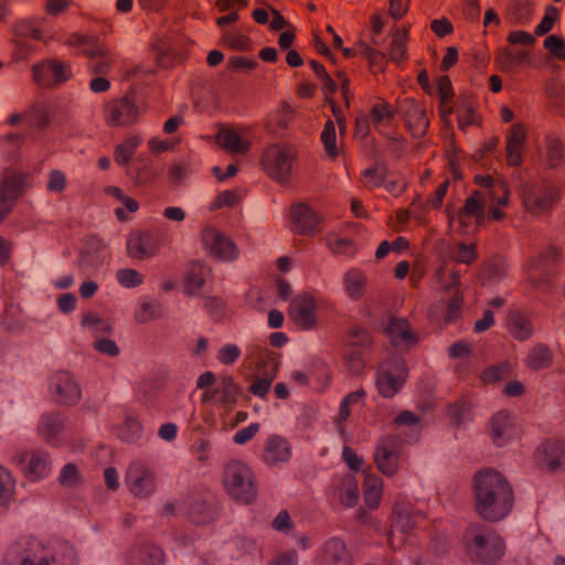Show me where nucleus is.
Here are the masks:
<instances>
[{
  "instance_id": "46",
  "label": "nucleus",
  "mask_w": 565,
  "mask_h": 565,
  "mask_svg": "<svg viewBox=\"0 0 565 565\" xmlns=\"http://www.w3.org/2000/svg\"><path fill=\"white\" fill-rule=\"evenodd\" d=\"M22 177L15 173L6 174L0 185V196L15 204L21 194Z\"/></svg>"
},
{
  "instance_id": "57",
  "label": "nucleus",
  "mask_w": 565,
  "mask_h": 565,
  "mask_svg": "<svg viewBox=\"0 0 565 565\" xmlns=\"http://www.w3.org/2000/svg\"><path fill=\"white\" fill-rule=\"evenodd\" d=\"M142 435V425L136 418H127L120 429V438L129 444L136 443Z\"/></svg>"
},
{
  "instance_id": "51",
  "label": "nucleus",
  "mask_w": 565,
  "mask_h": 565,
  "mask_svg": "<svg viewBox=\"0 0 565 565\" xmlns=\"http://www.w3.org/2000/svg\"><path fill=\"white\" fill-rule=\"evenodd\" d=\"M341 501L344 505L352 508L359 500V487L355 477L345 476L342 480Z\"/></svg>"
},
{
  "instance_id": "56",
  "label": "nucleus",
  "mask_w": 565,
  "mask_h": 565,
  "mask_svg": "<svg viewBox=\"0 0 565 565\" xmlns=\"http://www.w3.org/2000/svg\"><path fill=\"white\" fill-rule=\"evenodd\" d=\"M116 279L119 285H121L125 288H135L140 286L145 277L141 273H139L136 269L132 268H124L119 269L116 273Z\"/></svg>"
},
{
  "instance_id": "64",
  "label": "nucleus",
  "mask_w": 565,
  "mask_h": 565,
  "mask_svg": "<svg viewBox=\"0 0 565 565\" xmlns=\"http://www.w3.org/2000/svg\"><path fill=\"white\" fill-rule=\"evenodd\" d=\"M544 47L557 60H565V42L564 40L556 35H548L544 40Z\"/></svg>"
},
{
  "instance_id": "30",
  "label": "nucleus",
  "mask_w": 565,
  "mask_h": 565,
  "mask_svg": "<svg viewBox=\"0 0 565 565\" xmlns=\"http://www.w3.org/2000/svg\"><path fill=\"white\" fill-rule=\"evenodd\" d=\"M264 371L258 370L255 379L249 386V392L258 397H265L270 390L273 381L277 375V363L274 360L265 361Z\"/></svg>"
},
{
  "instance_id": "53",
  "label": "nucleus",
  "mask_w": 565,
  "mask_h": 565,
  "mask_svg": "<svg viewBox=\"0 0 565 565\" xmlns=\"http://www.w3.org/2000/svg\"><path fill=\"white\" fill-rule=\"evenodd\" d=\"M321 141L327 154L330 158H335L339 154L337 147L335 127L332 120H328L324 124L323 130L321 132Z\"/></svg>"
},
{
  "instance_id": "22",
  "label": "nucleus",
  "mask_w": 565,
  "mask_h": 565,
  "mask_svg": "<svg viewBox=\"0 0 565 565\" xmlns=\"http://www.w3.org/2000/svg\"><path fill=\"white\" fill-rule=\"evenodd\" d=\"M319 565H352L345 543L339 537L327 540L320 550Z\"/></svg>"
},
{
  "instance_id": "8",
  "label": "nucleus",
  "mask_w": 565,
  "mask_h": 565,
  "mask_svg": "<svg viewBox=\"0 0 565 565\" xmlns=\"http://www.w3.org/2000/svg\"><path fill=\"white\" fill-rule=\"evenodd\" d=\"M407 379L405 360L401 356L386 359L377 370L376 387L383 397L396 395Z\"/></svg>"
},
{
  "instance_id": "7",
  "label": "nucleus",
  "mask_w": 565,
  "mask_h": 565,
  "mask_svg": "<svg viewBox=\"0 0 565 565\" xmlns=\"http://www.w3.org/2000/svg\"><path fill=\"white\" fill-rule=\"evenodd\" d=\"M125 484L136 498L151 497L157 490V477L153 468L143 460H132L125 473Z\"/></svg>"
},
{
  "instance_id": "33",
  "label": "nucleus",
  "mask_w": 565,
  "mask_h": 565,
  "mask_svg": "<svg viewBox=\"0 0 565 565\" xmlns=\"http://www.w3.org/2000/svg\"><path fill=\"white\" fill-rule=\"evenodd\" d=\"M366 282L365 274L359 268H351L343 276L345 294L353 300H359L363 297Z\"/></svg>"
},
{
  "instance_id": "40",
  "label": "nucleus",
  "mask_w": 565,
  "mask_h": 565,
  "mask_svg": "<svg viewBox=\"0 0 565 565\" xmlns=\"http://www.w3.org/2000/svg\"><path fill=\"white\" fill-rule=\"evenodd\" d=\"M84 55L89 57L88 67L94 74L104 75L109 72L110 60L103 45L84 49Z\"/></svg>"
},
{
  "instance_id": "6",
  "label": "nucleus",
  "mask_w": 565,
  "mask_h": 565,
  "mask_svg": "<svg viewBox=\"0 0 565 565\" xmlns=\"http://www.w3.org/2000/svg\"><path fill=\"white\" fill-rule=\"evenodd\" d=\"M523 206L533 215H541L552 210L558 201V189L548 182L525 183L520 189Z\"/></svg>"
},
{
  "instance_id": "60",
  "label": "nucleus",
  "mask_w": 565,
  "mask_h": 565,
  "mask_svg": "<svg viewBox=\"0 0 565 565\" xmlns=\"http://www.w3.org/2000/svg\"><path fill=\"white\" fill-rule=\"evenodd\" d=\"M344 364L348 371L354 375L360 374L364 369V360L360 350L351 349L344 354Z\"/></svg>"
},
{
  "instance_id": "28",
  "label": "nucleus",
  "mask_w": 565,
  "mask_h": 565,
  "mask_svg": "<svg viewBox=\"0 0 565 565\" xmlns=\"http://www.w3.org/2000/svg\"><path fill=\"white\" fill-rule=\"evenodd\" d=\"M526 139L525 128L522 124H514L507 135V162L509 166H519L522 162V149Z\"/></svg>"
},
{
  "instance_id": "63",
  "label": "nucleus",
  "mask_w": 565,
  "mask_h": 565,
  "mask_svg": "<svg viewBox=\"0 0 565 565\" xmlns=\"http://www.w3.org/2000/svg\"><path fill=\"white\" fill-rule=\"evenodd\" d=\"M546 156L547 163L551 168L558 167L564 156V147L562 142L557 139H550L547 142Z\"/></svg>"
},
{
  "instance_id": "55",
  "label": "nucleus",
  "mask_w": 565,
  "mask_h": 565,
  "mask_svg": "<svg viewBox=\"0 0 565 565\" xmlns=\"http://www.w3.org/2000/svg\"><path fill=\"white\" fill-rule=\"evenodd\" d=\"M154 60L159 67L170 68L175 63V54L171 47L164 42H158L153 46Z\"/></svg>"
},
{
  "instance_id": "12",
  "label": "nucleus",
  "mask_w": 565,
  "mask_h": 565,
  "mask_svg": "<svg viewBox=\"0 0 565 565\" xmlns=\"http://www.w3.org/2000/svg\"><path fill=\"white\" fill-rule=\"evenodd\" d=\"M50 390L58 404L75 405L82 397L77 381L66 371L56 372L51 376Z\"/></svg>"
},
{
  "instance_id": "44",
  "label": "nucleus",
  "mask_w": 565,
  "mask_h": 565,
  "mask_svg": "<svg viewBox=\"0 0 565 565\" xmlns=\"http://www.w3.org/2000/svg\"><path fill=\"white\" fill-rule=\"evenodd\" d=\"M30 125L39 130H45L51 125V114L43 103H35L24 111Z\"/></svg>"
},
{
  "instance_id": "13",
  "label": "nucleus",
  "mask_w": 565,
  "mask_h": 565,
  "mask_svg": "<svg viewBox=\"0 0 565 565\" xmlns=\"http://www.w3.org/2000/svg\"><path fill=\"white\" fill-rule=\"evenodd\" d=\"M520 434L521 427L516 418L508 411H499L491 417L490 437L498 447L507 445Z\"/></svg>"
},
{
  "instance_id": "52",
  "label": "nucleus",
  "mask_w": 565,
  "mask_h": 565,
  "mask_svg": "<svg viewBox=\"0 0 565 565\" xmlns=\"http://www.w3.org/2000/svg\"><path fill=\"white\" fill-rule=\"evenodd\" d=\"M348 343L352 348L369 349L373 338L365 328L354 326L348 332Z\"/></svg>"
},
{
  "instance_id": "58",
  "label": "nucleus",
  "mask_w": 565,
  "mask_h": 565,
  "mask_svg": "<svg viewBox=\"0 0 565 565\" xmlns=\"http://www.w3.org/2000/svg\"><path fill=\"white\" fill-rule=\"evenodd\" d=\"M385 181V168L383 166H374L364 170L362 182L369 189L379 188Z\"/></svg>"
},
{
  "instance_id": "15",
  "label": "nucleus",
  "mask_w": 565,
  "mask_h": 565,
  "mask_svg": "<svg viewBox=\"0 0 565 565\" xmlns=\"http://www.w3.org/2000/svg\"><path fill=\"white\" fill-rule=\"evenodd\" d=\"M202 241L209 252L220 260L231 262L238 256L236 244L214 227L204 228Z\"/></svg>"
},
{
  "instance_id": "25",
  "label": "nucleus",
  "mask_w": 565,
  "mask_h": 565,
  "mask_svg": "<svg viewBox=\"0 0 565 565\" xmlns=\"http://www.w3.org/2000/svg\"><path fill=\"white\" fill-rule=\"evenodd\" d=\"M164 552L151 544L136 545L127 554L128 565H164Z\"/></svg>"
},
{
  "instance_id": "32",
  "label": "nucleus",
  "mask_w": 565,
  "mask_h": 565,
  "mask_svg": "<svg viewBox=\"0 0 565 565\" xmlns=\"http://www.w3.org/2000/svg\"><path fill=\"white\" fill-rule=\"evenodd\" d=\"M179 510H184L194 523H207L214 519L213 509L198 497L190 498Z\"/></svg>"
},
{
  "instance_id": "62",
  "label": "nucleus",
  "mask_w": 565,
  "mask_h": 565,
  "mask_svg": "<svg viewBox=\"0 0 565 565\" xmlns=\"http://www.w3.org/2000/svg\"><path fill=\"white\" fill-rule=\"evenodd\" d=\"M223 41L234 50L242 52H247L250 50L249 39L237 32H225L223 34Z\"/></svg>"
},
{
  "instance_id": "39",
  "label": "nucleus",
  "mask_w": 565,
  "mask_h": 565,
  "mask_svg": "<svg viewBox=\"0 0 565 565\" xmlns=\"http://www.w3.org/2000/svg\"><path fill=\"white\" fill-rule=\"evenodd\" d=\"M82 327L87 329L96 340L108 335L113 331V326L109 320L98 317L93 311H87L83 315Z\"/></svg>"
},
{
  "instance_id": "24",
  "label": "nucleus",
  "mask_w": 565,
  "mask_h": 565,
  "mask_svg": "<svg viewBox=\"0 0 565 565\" xmlns=\"http://www.w3.org/2000/svg\"><path fill=\"white\" fill-rule=\"evenodd\" d=\"M65 429V417L61 413H47L40 417L39 435L51 445H58Z\"/></svg>"
},
{
  "instance_id": "42",
  "label": "nucleus",
  "mask_w": 565,
  "mask_h": 565,
  "mask_svg": "<svg viewBox=\"0 0 565 565\" xmlns=\"http://www.w3.org/2000/svg\"><path fill=\"white\" fill-rule=\"evenodd\" d=\"M553 361V353L545 344L537 343L533 345L526 358V365L532 370L546 369Z\"/></svg>"
},
{
  "instance_id": "19",
  "label": "nucleus",
  "mask_w": 565,
  "mask_h": 565,
  "mask_svg": "<svg viewBox=\"0 0 565 565\" xmlns=\"http://www.w3.org/2000/svg\"><path fill=\"white\" fill-rule=\"evenodd\" d=\"M399 450L394 438L381 440L374 451V460L380 471L393 476L398 468Z\"/></svg>"
},
{
  "instance_id": "1",
  "label": "nucleus",
  "mask_w": 565,
  "mask_h": 565,
  "mask_svg": "<svg viewBox=\"0 0 565 565\" xmlns=\"http://www.w3.org/2000/svg\"><path fill=\"white\" fill-rule=\"evenodd\" d=\"M472 490L475 511L487 522H499L513 509V488L498 470L492 468L479 470L473 476Z\"/></svg>"
},
{
  "instance_id": "61",
  "label": "nucleus",
  "mask_w": 565,
  "mask_h": 565,
  "mask_svg": "<svg viewBox=\"0 0 565 565\" xmlns=\"http://www.w3.org/2000/svg\"><path fill=\"white\" fill-rule=\"evenodd\" d=\"M470 409L468 402H456L448 406L447 414L456 425H460L469 417Z\"/></svg>"
},
{
  "instance_id": "29",
  "label": "nucleus",
  "mask_w": 565,
  "mask_h": 565,
  "mask_svg": "<svg viewBox=\"0 0 565 565\" xmlns=\"http://www.w3.org/2000/svg\"><path fill=\"white\" fill-rule=\"evenodd\" d=\"M394 526L402 532L416 527L424 520V514L416 511L409 503L398 502L394 505Z\"/></svg>"
},
{
  "instance_id": "49",
  "label": "nucleus",
  "mask_w": 565,
  "mask_h": 565,
  "mask_svg": "<svg viewBox=\"0 0 565 565\" xmlns=\"http://www.w3.org/2000/svg\"><path fill=\"white\" fill-rule=\"evenodd\" d=\"M407 31L397 29L392 35L390 58L395 63H401L407 57Z\"/></svg>"
},
{
  "instance_id": "9",
  "label": "nucleus",
  "mask_w": 565,
  "mask_h": 565,
  "mask_svg": "<svg viewBox=\"0 0 565 565\" xmlns=\"http://www.w3.org/2000/svg\"><path fill=\"white\" fill-rule=\"evenodd\" d=\"M295 154L290 148L271 145L267 147L262 157L264 169L270 178L281 184H287L290 179Z\"/></svg>"
},
{
  "instance_id": "48",
  "label": "nucleus",
  "mask_w": 565,
  "mask_h": 565,
  "mask_svg": "<svg viewBox=\"0 0 565 565\" xmlns=\"http://www.w3.org/2000/svg\"><path fill=\"white\" fill-rule=\"evenodd\" d=\"M457 119L458 126L461 130H466L469 126L479 124V117L476 114L472 103L469 99L463 98L462 100L458 102Z\"/></svg>"
},
{
  "instance_id": "14",
  "label": "nucleus",
  "mask_w": 565,
  "mask_h": 565,
  "mask_svg": "<svg viewBox=\"0 0 565 565\" xmlns=\"http://www.w3.org/2000/svg\"><path fill=\"white\" fill-rule=\"evenodd\" d=\"M138 117L139 108L128 97L113 99L105 106V121L108 126H129Z\"/></svg>"
},
{
  "instance_id": "3",
  "label": "nucleus",
  "mask_w": 565,
  "mask_h": 565,
  "mask_svg": "<svg viewBox=\"0 0 565 565\" xmlns=\"http://www.w3.org/2000/svg\"><path fill=\"white\" fill-rule=\"evenodd\" d=\"M223 486L236 502L249 504L257 497V486L252 469L241 460H230L224 466Z\"/></svg>"
},
{
  "instance_id": "47",
  "label": "nucleus",
  "mask_w": 565,
  "mask_h": 565,
  "mask_svg": "<svg viewBox=\"0 0 565 565\" xmlns=\"http://www.w3.org/2000/svg\"><path fill=\"white\" fill-rule=\"evenodd\" d=\"M216 390L218 394L217 401L225 406L234 404L239 394L238 386L230 375L221 377Z\"/></svg>"
},
{
  "instance_id": "23",
  "label": "nucleus",
  "mask_w": 565,
  "mask_h": 565,
  "mask_svg": "<svg viewBox=\"0 0 565 565\" xmlns=\"http://www.w3.org/2000/svg\"><path fill=\"white\" fill-rule=\"evenodd\" d=\"M23 472L32 481L45 478L51 471V460L44 451H32L21 456Z\"/></svg>"
},
{
  "instance_id": "18",
  "label": "nucleus",
  "mask_w": 565,
  "mask_h": 565,
  "mask_svg": "<svg viewBox=\"0 0 565 565\" xmlns=\"http://www.w3.org/2000/svg\"><path fill=\"white\" fill-rule=\"evenodd\" d=\"M292 456L290 441L280 435L268 436L263 445L262 461L268 467H279L289 462Z\"/></svg>"
},
{
  "instance_id": "37",
  "label": "nucleus",
  "mask_w": 565,
  "mask_h": 565,
  "mask_svg": "<svg viewBox=\"0 0 565 565\" xmlns=\"http://www.w3.org/2000/svg\"><path fill=\"white\" fill-rule=\"evenodd\" d=\"M217 143L225 150L233 153H245L249 149V142L244 140L233 129H221L216 136Z\"/></svg>"
},
{
  "instance_id": "17",
  "label": "nucleus",
  "mask_w": 565,
  "mask_h": 565,
  "mask_svg": "<svg viewBox=\"0 0 565 565\" xmlns=\"http://www.w3.org/2000/svg\"><path fill=\"white\" fill-rule=\"evenodd\" d=\"M109 257L107 246L97 237L88 239L86 248L81 253L78 268L85 276H94Z\"/></svg>"
},
{
  "instance_id": "36",
  "label": "nucleus",
  "mask_w": 565,
  "mask_h": 565,
  "mask_svg": "<svg viewBox=\"0 0 565 565\" xmlns=\"http://www.w3.org/2000/svg\"><path fill=\"white\" fill-rule=\"evenodd\" d=\"M483 196L479 191H475L467 200L463 207L458 213V220L461 225L468 224V218L475 217L477 223L483 218Z\"/></svg>"
},
{
  "instance_id": "50",
  "label": "nucleus",
  "mask_w": 565,
  "mask_h": 565,
  "mask_svg": "<svg viewBox=\"0 0 565 565\" xmlns=\"http://www.w3.org/2000/svg\"><path fill=\"white\" fill-rule=\"evenodd\" d=\"M394 116L395 110L385 102L376 103L371 110V119L376 128L383 125H390Z\"/></svg>"
},
{
  "instance_id": "20",
  "label": "nucleus",
  "mask_w": 565,
  "mask_h": 565,
  "mask_svg": "<svg viewBox=\"0 0 565 565\" xmlns=\"http://www.w3.org/2000/svg\"><path fill=\"white\" fill-rule=\"evenodd\" d=\"M291 218L301 235H316L321 231V216L305 203L291 207Z\"/></svg>"
},
{
  "instance_id": "45",
  "label": "nucleus",
  "mask_w": 565,
  "mask_h": 565,
  "mask_svg": "<svg viewBox=\"0 0 565 565\" xmlns=\"http://www.w3.org/2000/svg\"><path fill=\"white\" fill-rule=\"evenodd\" d=\"M140 143L141 137L135 135L129 136L121 143L117 145L114 150L116 163L119 166L128 164Z\"/></svg>"
},
{
  "instance_id": "21",
  "label": "nucleus",
  "mask_w": 565,
  "mask_h": 565,
  "mask_svg": "<svg viewBox=\"0 0 565 565\" xmlns=\"http://www.w3.org/2000/svg\"><path fill=\"white\" fill-rule=\"evenodd\" d=\"M160 249L159 241L150 233H135L128 237L127 253L136 259L153 257Z\"/></svg>"
},
{
  "instance_id": "26",
  "label": "nucleus",
  "mask_w": 565,
  "mask_h": 565,
  "mask_svg": "<svg viewBox=\"0 0 565 565\" xmlns=\"http://www.w3.org/2000/svg\"><path fill=\"white\" fill-rule=\"evenodd\" d=\"M385 332L395 347L408 348L417 342L416 334L404 318L392 317L385 327Z\"/></svg>"
},
{
  "instance_id": "27",
  "label": "nucleus",
  "mask_w": 565,
  "mask_h": 565,
  "mask_svg": "<svg viewBox=\"0 0 565 565\" xmlns=\"http://www.w3.org/2000/svg\"><path fill=\"white\" fill-rule=\"evenodd\" d=\"M537 456L550 470L565 468V444L561 440H546L539 447Z\"/></svg>"
},
{
  "instance_id": "41",
  "label": "nucleus",
  "mask_w": 565,
  "mask_h": 565,
  "mask_svg": "<svg viewBox=\"0 0 565 565\" xmlns=\"http://www.w3.org/2000/svg\"><path fill=\"white\" fill-rule=\"evenodd\" d=\"M508 327L512 337L520 341L530 339L533 333L530 319L518 311L510 315Z\"/></svg>"
},
{
  "instance_id": "43",
  "label": "nucleus",
  "mask_w": 565,
  "mask_h": 565,
  "mask_svg": "<svg viewBox=\"0 0 565 565\" xmlns=\"http://www.w3.org/2000/svg\"><path fill=\"white\" fill-rule=\"evenodd\" d=\"M476 183L486 186L490 190L493 199L497 200V203L501 206H505L509 202V190L507 183L501 180H494L491 177H476Z\"/></svg>"
},
{
  "instance_id": "11",
  "label": "nucleus",
  "mask_w": 565,
  "mask_h": 565,
  "mask_svg": "<svg viewBox=\"0 0 565 565\" xmlns=\"http://www.w3.org/2000/svg\"><path fill=\"white\" fill-rule=\"evenodd\" d=\"M318 299L309 292H301L296 296L289 306V317L303 330H311L317 326L316 311Z\"/></svg>"
},
{
  "instance_id": "38",
  "label": "nucleus",
  "mask_w": 565,
  "mask_h": 565,
  "mask_svg": "<svg viewBox=\"0 0 565 565\" xmlns=\"http://www.w3.org/2000/svg\"><path fill=\"white\" fill-rule=\"evenodd\" d=\"M434 276L444 291L459 290L461 277L460 271L454 267H449L446 262L441 263V265L436 269Z\"/></svg>"
},
{
  "instance_id": "31",
  "label": "nucleus",
  "mask_w": 565,
  "mask_h": 565,
  "mask_svg": "<svg viewBox=\"0 0 565 565\" xmlns=\"http://www.w3.org/2000/svg\"><path fill=\"white\" fill-rule=\"evenodd\" d=\"M210 268L204 264L199 262L192 263L185 277V292L191 296H199L207 278L210 277Z\"/></svg>"
},
{
  "instance_id": "4",
  "label": "nucleus",
  "mask_w": 565,
  "mask_h": 565,
  "mask_svg": "<svg viewBox=\"0 0 565 565\" xmlns=\"http://www.w3.org/2000/svg\"><path fill=\"white\" fill-rule=\"evenodd\" d=\"M3 565H75V552L67 544H58L53 551L32 541L17 559L6 558Z\"/></svg>"
},
{
  "instance_id": "16",
  "label": "nucleus",
  "mask_w": 565,
  "mask_h": 565,
  "mask_svg": "<svg viewBox=\"0 0 565 565\" xmlns=\"http://www.w3.org/2000/svg\"><path fill=\"white\" fill-rule=\"evenodd\" d=\"M32 73L33 79L46 87L66 82L72 76L70 64L57 60L35 64Z\"/></svg>"
},
{
  "instance_id": "5",
  "label": "nucleus",
  "mask_w": 565,
  "mask_h": 565,
  "mask_svg": "<svg viewBox=\"0 0 565 565\" xmlns=\"http://www.w3.org/2000/svg\"><path fill=\"white\" fill-rule=\"evenodd\" d=\"M562 260L561 249L552 245L547 246L537 257L531 258L526 263L527 281L536 289H546L551 277L556 274L555 269Z\"/></svg>"
},
{
  "instance_id": "34",
  "label": "nucleus",
  "mask_w": 565,
  "mask_h": 565,
  "mask_svg": "<svg viewBox=\"0 0 565 565\" xmlns=\"http://www.w3.org/2000/svg\"><path fill=\"white\" fill-rule=\"evenodd\" d=\"M383 494L382 478L374 473L365 472L363 482V497L367 508L377 509Z\"/></svg>"
},
{
  "instance_id": "10",
  "label": "nucleus",
  "mask_w": 565,
  "mask_h": 565,
  "mask_svg": "<svg viewBox=\"0 0 565 565\" xmlns=\"http://www.w3.org/2000/svg\"><path fill=\"white\" fill-rule=\"evenodd\" d=\"M396 111L403 118L407 129L415 138L426 135L429 119L426 109L413 98H404L398 102Z\"/></svg>"
},
{
  "instance_id": "54",
  "label": "nucleus",
  "mask_w": 565,
  "mask_h": 565,
  "mask_svg": "<svg viewBox=\"0 0 565 565\" xmlns=\"http://www.w3.org/2000/svg\"><path fill=\"white\" fill-rule=\"evenodd\" d=\"M511 371L510 363L501 362L484 370L481 374V380L484 383H495L508 377Z\"/></svg>"
},
{
  "instance_id": "59",
  "label": "nucleus",
  "mask_w": 565,
  "mask_h": 565,
  "mask_svg": "<svg viewBox=\"0 0 565 565\" xmlns=\"http://www.w3.org/2000/svg\"><path fill=\"white\" fill-rule=\"evenodd\" d=\"M191 454L201 465H206L212 452L211 441L204 438H198L191 446Z\"/></svg>"
},
{
  "instance_id": "35",
  "label": "nucleus",
  "mask_w": 565,
  "mask_h": 565,
  "mask_svg": "<svg viewBox=\"0 0 565 565\" xmlns=\"http://www.w3.org/2000/svg\"><path fill=\"white\" fill-rule=\"evenodd\" d=\"M527 58L525 51H514L509 46H505L498 51L495 56V63L500 71L512 73Z\"/></svg>"
},
{
  "instance_id": "2",
  "label": "nucleus",
  "mask_w": 565,
  "mask_h": 565,
  "mask_svg": "<svg viewBox=\"0 0 565 565\" xmlns=\"http://www.w3.org/2000/svg\"><path fill=\"white\" fill-rule=\"evenodd\" d=\"M463 546L470 561L487 565L499 562L505 552L502 537L494 530L479 523H472L466 529Z\"/></svg>"
}]
</instances>
